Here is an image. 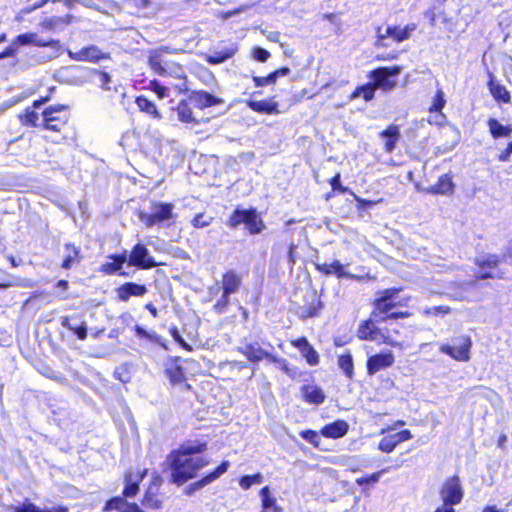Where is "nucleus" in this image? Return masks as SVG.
Segmentation results:
<instances>
[{"label":"nucleus","instance_id":"603ef678","mask_svg":"<svg viewBox=\"0 0 512 512\" xmlns=\"http://www.w3.org/2000/svg\"><path fill=\"white\" fill-rule=\"evenodd\" d=\"M263 482V476L260 472L243 475L239 478V485L243 490H248L252 485L261 484Z\"/></svg>","mask_w":512,"mask_h":512},{"label":"nucleus","instance_id":"c85d7f7f","mask_svg":"<svg viewBox=\"0 0 512 512\" xmlns=\"http://www.w3.org/2000/svg\"><path fill=\"white\" fill-rule=\"evenodd\" d=\"M488 76H489V79L487 81V87H488V90H489L490 94L492 95L493 99L497 103H504V104L510 103L511 94H510L509 90L503 84H501L499 81H496L495 77L493 76L492 73H489Z\"/></svg>","mask_w":512,"mask_h":512},{"label":"nucleus","instance_id":"0eeeda50","mask_svg":"<svg viewBox=\"0 0 512 512\" xmlns=\"http://www.w3.org/2000/svg\"><path fill=\"white\" fill-rule=\"evenodd\" d=\"M472 340L469 335L460 334L451 337L450 341L439 346V351L455 361L467 362L470 360Z\"/></svg>","mask_w":512,"mask_h":512},{"label":"nucleus","instance_id":"7c9ffc66","mask_svg":"<svg viewBox=\"0 0 512 512\" xmlns=\"http://www.w3.org/2000/svg\"><path fill=\"white\" fill-rule=\"evenodd\" d=\"M65 255L61 262V268L65 270L71 269L74 265L82 261L81 248L75 243L68 242L64 245Z\"/></svg>","mask_w":512,"mask_h":512},{"label":"nucleus","instance_id":"3c124183","mask_svg":"<svg viewBox=\"0 0 512 512\" xmlns=\"http://www.w3.org/2000/svg\"><path fill=\"white\" fill-rule=\"evenodd\" d=\"M142 505L150 510H157L162 507V500L158 497L157 493L151 490H146L141 500Z\"/></svg>","mask_w":512,"mask_h":512},{"label":"nucleus","instance_id":"49530a36","mask_svg":"<svg viewBox=\"0 0 512 512\" xmlns=\"http://www.w3.org/2000/svg\"><path fill=\"white\" fill-rule=\"evenodd\" d=\"M237 52L236 47H229L225 48L223 50L214 51L213 53L206 56V61L209 64H221L225 62L226 60L232 58Z\"/></svg>","mask_w":512,"mask_h":512},{"label":"nucleus","instance_id":"f257e3e1","mask_svg":"<svg viewBox=\"0 0 512 512\" xmlns=\"http://www.w3.org/2000/svg\"><path fill=\"white\" fill-rule=\"evenodd\" d=\"M208 448L206 441H188L172 450L167 461L170 468V482L180 486L195 478L199 471L208 466L209 460L205 457H194L204 453Z\"/></svg>","mask_w":512,"mask_h":512},{"label":"nucleus","instance_id":"2eb2a0df","mask_svg":"<svg viewBox=\"0 0 512 512\" xmlns=\"http://www.w3.org/2000/svg\"><path fill=\"white\" fill-rule=\"evenodd\" d=\"M229 467L230 462L228 460H222L219 465L216 466L212 471L206 473L198 480L186 486L184 489V494L187 496L193 495L195 491L200 490L219 479L228 471Z\"/></svg>","mask_w":512,"mask_h":512},{"label":"nucleus","instance_id":"4c0bfd02","mask_svg":"<svg viewBox=\"0 0 512 512\" xmlns=\"http://www.w3.org/2000/svg\"><path fill=\"white\" fill-rule=\"evenodd\" d=\"M246 229L252 235H256L262 232L265 228V224L257 209L254 207L249 208V214L247 215V221L245 223Z\"/></svg>","mask_w":512,"mask_h":512},{"label":"nucleus","instance_id":"6ab92c4d","mask_svg":"<svg viewBox=\"0 0 512 512\" xmlns=\"http://www.w3.org/2000/svg\"><path fill=\"white\" fill-rule=\"evenodd\" d=\"M395 362L394 354L385 351L373 354L367 358L366 369L369 376H373L381 370L391 367Z\"/></svg>","mask_w":512,"mask_h":512},{"label":"nucleus","instance_id":"f03ea898","mask_svg":"<svg viewBox=\"0 0 512 512\" xmlns=\"http://www.w3.org/2000/svg\"><path fill=\"white\" fill-rule=\"evenodd\" d=\"M403 290L402 286H393L377 291L371 302V317L378 322L410 318L413 315L409 308L412 297L401 296Z\"/></svg>","mask_w":512,"mask_h":512},{"label":"nucleus","instance_id":"8fccbe9b","mask_svg":"<svg viewBox=\"0 0 512 512\" xmlns=\"http://www.w3.org/2000/svg\"><path fill=\"white\" fill-rule=\"evenodd\" d=\"M177 116L179 121L183 123H197L193 116V111L186 100H181L177 105Z\"/></svg>","mask_w":512,"mask_h":512},{"label":"nucleus","instance_id":"20e7f679","mask_svg":"<svg viewBox=\"0 0 512 512\" xmlns=\"http://www.w3.org/2000/svg\"><path fill=\"white\" fill-rule=\"evenodd\" d=\"M29 45L38 48H49L56 56H59L63 51V43L59 39L42 38L35 32H27L14 37L11 44L0 52V59L15 57L21 46Z\"/></svg>","mask_w":512,"mask_h":512},{"label":"nucleus","instance_id":"338daca9","mask_svg":"<svg viewBox=\"0 0 512 512\" xmlns=\"http://www.w3.org/2000/svg\"><path fill=\"white\" fill-rule=\"evenodd\" d=\"M169 333L170 335L172 336V338L178 342L179 344H181L185 349L187 350H190L191 348L186 344V342L183 340V338L181 337V335L179 334V331L178 329L173 326L169 329Z\"/></svg>","mask_w":512,"mask_h":512},{"label":"nucleus","instance_id":"5701e85b","mask_svg":"<svg viewBox=\"0 0 512 512\" xmlns=\"http://www.w3.org/2000/svg\"><path fill=\"white\" fill-rule=\"evenodd\" d=\"M412 438L413 435L409 429H404L393 434H388L380 439L378 443V449L384 453H391L397 447V445Z\"/></svg>","mask_w":512,"mask_h":512},{"label":"nucleus","instance_id":"79ce46f5","mask_svg":"<svg viewBox=\"0 0 512 512\" xmlns=\"http://www.w3.org/2000/svg\"><path fill=\"white\" fill-rule=\"evenodd\" d=\"M445 104H446V100L444 98V93H443V91L441 89H438L436 91L434 97H433L432 104L428 108V111L430 113H435V112L439 113V117L441 118V121L440 122H436L439 125H442L445 122V120H446L445 114L442 113V110L445 107ZM428 122L430 124L434 123L430 119H428Z\"/></svg>","mask_w":512,"mask_h":512},{"label":"nucleus","instance_id":"a878e982","mask_svg":"<svg viewBox=\"0 0 512 512\" xmlns=\"http://www.w3.org/2000/svg\"><path fill=\"white\" fill-rule=\"evenodd\" d=\"M455 184L451 173L441 175L434 185L424 189L426 194L431 195H452L454 193Z\"/></svg>","mask_w":512,"mask_h":512},{"label":"nucleus","instance_id":"72a5a7b5","mask_svg":"<svg viewBox=\"0 0 512 512\" xmlns=\"http://www.w3.org/2000/svg\"><path fill=\"white\" fill-rule=\"evenodd\" d=\"M381 138H385L384 150L387 153H392L396 148L397 142L400 139V129L396 124H390L386 129L379 133Z\"/></svg>","mask_w":512,"mask_h":512},{"label":"nucleus","instance_id":"7ed1b4c3","mask_svg":"<svg viewBox=\"0 0 512 512\" xmlns=\"http://www.w3.org/2000/svg\"><path fill=\"white\" fill-rule=\"evenodd\" d=\"M193 360L180 356H170L163 364V375L170 385L172 401L183 404L195 394L193 386L189 383L188 365Z\"/></svg>","mask_w":512,"mask_h":512},{"label":"nucleus","instance_id":"69168bd1","mask_svg":"<svg viewBox=\"0 0 512 512\" xmlns=\"http://www.w3.org/2000/svg\"><path fill=\"white\" fill-rule=\"evenodd\" d=\"M291 345L302 352L303 350L307 349L311 344L309 343L308 339L305 336L299 337L295 340L291 341Z\"/></svg>","mask_w":512,"mask_h":512},{"label":"nucleus","instance_id":"473e14b6","mask_svg":"<svg viewBox=\"0 0 512 512\" xmlns=\"http://www.w3.org/2000/svg\"><path fill=\"white\" fill-rule=\"evenodd\" d=\"M70 24V16H52L44 18L38 26L41 32H56Z\"/></svg>","mask_w":512,"mask_h":512},{"label":"nucleus","instance_id":"dca6fc26","mask_svg":"<svg viewBox=\"0 0 512 512\" xmlns=\"http://www.w3.org/2000/svg\"><path fill=\"white\" fill-rule=\"evenodd\" d=\"M148 475V469L137 468L132 470L128 468L123 475L124 488L122 491L123 497H135L140 490V483L144 480V478Z\"/></svg>","mask_w":512,"mask_h":512},{"label":"nucleus","instance_id":"9d476101","mask_svg":"<svg viewBox=\"0 0 512 512\" xmlns=\"http://www.w3.org/2000/svg\"><path fill=\"white\" fill-rule=\"evenodd\" d=\"M174 205L170 202H152L151 212H140L139 219L147 227L160 226L166 221L174 218Z\"/></svg>","mask_w":512,"mask_h":512},{"label":"nucleus","instance_id":"c9c22d12","mask_svg":"<svg viewBox=\"0 0 512 512\" xmlns=\"http://www.w3.org/2000/svg\"><path fill=\"white\" fill-rule=\"evenodd\" d=\"M134 335L140 341H146L158 346H165L161 335L154 330H146L141 325H135L132 328Z\"/></svg>","mask_w":512,"mask_h":512},{"label":"nucleus","instance_id":"0e129e2a","mask_svg":"<svg viewBox=\"0 0 512 512\" xmlns=\"http://www.w3.org/2000/svg\"><path fill=\"white\" fill-rule=\"evenodd\" d=\"M352 196L355 199V201L357 202V208L358 209H368V208H371L375 204H377L378 202L381 201V200L373 201V200H369V199H363V198L357 196L355 193Z\"/></svg>","mask_w":512,"mask_h":512},{"label":"nucleus","instance_id":"4d7b16f0","mask_svg":"<svg viewBox=\"0 0 512 512\" xmlns=\"http://www.w3.org/2000/svg\"><path fill=\"white\" fill-rule=\"evenodd\" d=\"M299 435L301 436V438L306 440L308 443L313 445L315 448H319L321 439H320L319 433L317 431L312 430V429H306V430L300 431Z\"/></svg>","mask_w":512,"mask_h":512},{"label":"nucleus","instance_id":"a19ab883","mask_svg":"<svg viewBox=\"0 0 512 512\" xmlns=\"http://www.w3.org/2000/svg\"><path fill=\"white\" fill-rule=\"evenodd\" d=\"M323 302L318 297H314L310 303H306L299 312L300 319H308L319 316L323 309Z\"/></svg>","mask_w":512,"mask_h":512},{"label":"nucleus","instance_id":"de8ad7c7","mask_svg":"<svg viewBox=\"0 0 512 512\" xmlns=\"http://www.w3.org/2000/svg\"><path fill=\"white\" fill-rule=\"evenodd\" d=\"M14 512H68V508L66 506H58L48 510L41 509L33 502L26 500L20 506L16 507Z\"/></svg>","mask_w":512,"mask_h":512},{"label":"nucleus","instance_id":"2f4dec72","mask_svg":"<svg viewBox=\"0 0 512 512\" xmlns=\"http://www.w3.org/2000/svg\"><path fill=\"white\" fill-rule=\"evenodd\" d=\"M247 106L256 113L259 114H279L280 111L278 109V103L274 100V97L266 100H248L246 102Z\"/></svg>","mask_w":512,"mask_h":512},{"label":"nucleus","instance_id":"680f3d73","mask_svg":"<svg viewBox=\"0 0 512 512\" xmlns=\"http://www.w3.org/2000/svg\"><path fill=\"white\" fill-rule=\"evenodd\" d=\"M251 53L253 58L258 62H266L271 56L268 50L258 46L253 47Z\"/></svg>","mask_w":512,"mask_h":512},{"label":"nucleus","instance_id":"5fc2aeb1","mask_svg":"<svg viewBox=\"0 0 512 512\" xmlns=\"http://www.w3.org/2000/svg\"><path fill=\"white\" fill-rule=\"evenodd\" d=\"M125 498L126 497L123 496H115L108 499L103 507V511L108 512L112 510H118L121 512V510H123L124 506L126 505Z\"/></svg>","mask_w":512,"mask_h":512},{"label":"nucleus","instance_id":"4468645a","mask_svg":"<svg viewBox=\"0 0 512 512\" xmlns=\"http://www.w3.org/2000/svg\"><path fill=\"white\" fill-rule=\"evenodd\" d=\"M127 263L142 270H148L158 265L155 259L150 255L148 248L142 244H135L129 255L127 254Z\"/></svg>","mask_w":512,"mask_h":512},{"label":"nucleus","instance_id":"bb28decb","mask_svg":"<svg viewBox=\"0 0 512 512\" xmlns=\"http://www.w3.org/2000/svg\"><path fill=\"white\" fill-rule=\"evenodd\" d=\"M301 398L305 403L321 405L326 399L325 392L318 385L305 384L300 388Z\"/></svg>","mask_w":512,"mask_h":512},{"label":"nucleus","instance_id":"774afa93","mask_svg":"<svg viewBox=\"0 0 512 512\" xmlns=\"http://www.w3.org/2000/svg\"><path fill=\"white\" fill-rule=\"evenodd\" d=\"M121 512H143L140 506L136 503H127L124 506V509Z\"/></svg>","mask_w":512,"mask_h":512},{"label":"nucleus","instance_id":"58836bf2","mask_svg":"<svg viewBox=\"0 0 512 512\" xmlns=\"http://www.w3.org/2000/svg\"><path fill=\"white\" fill-rule=\"evenodd\" d=\"M328 182H329V184L331 186V191L324 195V199L326 201L330 200L331 198H333L337 194L349 193L350 195H354V192L350 188H348L347 186H343L342 185V183H341V173L340 172H336L329 179Z\"/></svg>","mask_w":512,"mask_h":512},{"label":"nucleus","instance_id":"a211bd4d","mask_svg":"<svg viewBox=\"0 0 512 512\" xmlns=\"http://www.w3.org/2000/svg\"><path fill=\"white\" fill-rule=\"evenodd\" d=\"M68 56L74 61L92 63L110 58L109 53L101 51L96 45L85 46L76 52L68 50Z\"/></svg>","mask_w":512,"mask_h":512},{"label":"nucleus","instance_id":"ddd939ff","mask_svg":"<svg viewBox=\"0 0 512 512\" xmlns=\"http://www.w3.org/2000/svg\"><path fill=\"white\" fill-rule=\"evenodd\" d=\"M239 351L242 355H244L247 358L248 361L252 363H258L262 360H268L269 362L272 363L281 362L283 364V370L287 371L286 361L284 359H279L275 355L263 349L258 342L247 343Z\"/></svg>","mask_w":512,"mask_h":512},{"label":"nucleus","instance_id":"c756f323","mask_svg":"<svg viewBox=\"0 0 512 512\" xmlns=\"http://www.w3.org/2000/svg\"><path fill=\"white\" fill-rule=\"evenodd\" d=\"M348 430L349 424L343 419H338L336 421L325 424L320 429V434L326 438L338 439L344 437Z\"/></svg>","mask_w":512,"mask_h":512},{"label":"nucleus","instance_id":"9b49d317","mask_svg":"<svg viewBox=\"0 0 512 512\" xmlns=\"http://www.w3.org/2000/svg\"><path fill=\"white\" fill-rule=\"evenodd\" d=\"M377 320L370 316V318L361 321L357 328V338L362 341H375L381 338L384 344L392 347L398 346V342L393 340L390 336H384L380 328L376 325Z\"/></svg>","mask_w":512,"mask_h":512},{"label":"nucleus","instance_id":"864d4df0","mask_svg":"<svg viewBox=\"0 0 512 512\" xmlns=\"http://www.w3.org/2000/svg\"><path fill=\"white\" fill-rule=\"evenodd\" d=\"M145 89L153 91L158 99H164L169 95V89L156 79L150 80Z\"/></svg>","mask_w":512,"mask_h":512},{"label":"nucleus","instance_id":"c03bdc74","mask_svg":"<svg viewBox=\"0 0 512 512\" xmlns=\"http://www.w3.org/2000/svg\"><path fill=\"white\" fill-rule=\"evenodd\" d=\"M337 364L348 379H353L355 374L354 361L349 350L345 351L337 357Z\"/></svg>","mask_w":512,"mask_h":512},{"label":"nucleus","instance_id":"cd10ccee","mask_svg":"<svg viewBox=\"0 0 512 512\" xmlns=\"http://www.w3.org/2000/svg\"><path fill=\"white\" fill-rule=\"evenodd\" d=\"M189 100L194 104L198 109H205L212 106L219 105L222 100L215 95L203 91V90H194L189 94Z\"/></svg>","mask_w":512,"mask_h":512},{"label":"nucleus","instance_id":"f704fd0d","mask_svg":"<svg viewBox=\"0 0 512 512\" xmlns=\"http://www.w3.org/2000/svg\"><path fill=\"white\" fill-rule=\"evenodd\" d=\"M135 103L142 113H145L152 119L160 120L162 118V114L158 110L156 104L148 99L144 95H138L135 97Z\"/></svg>","mask_w":512,"mask_h":512},{"label":"nucleus","instance_id":"37998d69","mask_svg":"<svg viewBox=\"0 0 512 512\" xmlns=\"http://www.w3.org/2000/svg\"><path fill=\"white\" fill-rule=\"evenodd\" d=\"M32 106L26 107L19 115L18 120L22 126L35 128L40 126L39 115Z\"/></svg>","mask_w":512,"mask_h":512},{"label":"nucleus","instance_id":"ea45409f","mask_svg":"<svg viewBox=\"0 0 512 512\" xmlns=\"http://www.w3.org/2000/svg\"><path fill=\"white\" fill-rule=\"evenodd\" d=\"M487 126L489 133L494 139L511 137L512 135V126L510 124L503 125L495 118H489L487 120Z\"/></svg>","mask_w":512,"mask_h":512},{"label":"nucleus","instance_id":"bf43d9fd","mask_svg":"<svg viewBox=\"0 0 512 512\" xmlns=\"http://www.w3.org/2000/svg\"><path fill=\"white\" fill-rule=\"evenodd\" d=\"M301 355L306 359L307 363L311 366H315L319 363V354L311 345L307 349L301 352Z\"/></svg>","mask_w":512,"mask_h":512},{"label":"nucleus","instance_id":"6e6d98bb","mask_svg":"<svg viewBox=\"0 0 512 512\" xmlns=\"http://www.w3.org/2000/svg\"><path fill=\"white\" fill-rule=\"evenodd\" d=\"M213 222V217L206 216L204 212H200L195 214V216L191 220V225L194 228H204L209 226Z\"/></svg>","mask_w":512,"mask_h":512},{"label":"nucleus","instance_id":"423d86ee","mask_svg":"<svg viewBox=\"0 0 512 512\" xmlns=\"http://www.w3.org/2000/svg\"><path fill=\"white\" fill-rule=\"evenodd\" d=\"M242 286V277L235 270H226L221 277V297L213 305L214 312L224 313L230 305V295L237 293Z\"/></svg>","mask_w":512,"mask_h":512},{"label":"nucleus","instance_id":"09e8293b","mask_svg":"<svg viewBox=\"0 0 512 512\" xmlns=\"http://www.w3.org/2000/svg\"><path fill=\"white\" fill-rule=\"evenodd\" d=\"M249 214L248 209L236 208L227 220V225L231 229H236L241 224H245L247 221V215Z\"/></svg>","mask_w":512,"mask_h":512},{"label":"nucleus","instance_id":"393cba45","mask_svg":"<svg viewBox=\"0 0 512 512\" xmlns=\"http://www.w3.org/2000/svg\"><path fill=\"white\" fill-rule=\"evenodd\" d=\"M315 269L324 276H335L339 279L348 278L354 279L355 275L350 274L345 271V265H343L339 260H334L331 263H315Z\"/></svg>","mask_w":512,"mask_h":512},{"label":"nucleus","instance_id":"052dcab7","mask_svg":"<svg viewBox=\"0 0 512 512\" xmlns=\"http://www.w3.org/2000/svg\"><path fill=\"white\" fill-rule=\"evenodd\" d=\"M380 475H381V472H374L370 475H366V476H363V477H359L355 480V483L358 485V486H365V485H368V484H375L379 481L380 479Z\"/></svg>","mask_w":512,"mask_h":512},{"label":"nucleus","instance_id":"1a4fd4ad","mask_svg":"<svg viewBox=\"0 0 512 512\" xmlns=\"http://www.w3.org/2000/svg\"><path fill=\"white\" fill-rule=\"evenodd\" d=\"M401 71L402 67L399 65L379 66L371 70L367 77L371 79L376 89L388 92L397 86L396 77L401 73Z\"/></svg>","mask_w":512,"mask_h":512},{"label":"nucleus","instance_id":"412c9836","mask_svg":"<svg viewBox=\"0 0 512 512\" xmlns=\"http://www.w3.org/2000/svg\"><path fill=\"white\" fill-rule=\"evenodd\" d=\"M108 261L102 263L98 272L102 275H114L119 273L121 276H126L125 272H120L123 268V265L127 262V250H123L118 254H110L107 256Z\"/></svg>","mask_w":512,"mask_h":512},{"label":"nucleus","instance_id":"4be33fe9","mask_svg":"<svg viewBox=\"0 0 512 512\" xmlns=\"http://www.w3.org/2000/svg\"><path fill=\"white\" fill-rule=\"evenodd\" d=\"M417 25L415 23H409L405 27L399 26H388L385 33L381 34V27L377 28V42H382L386 38H392L396 42H403L409 39L411 33L415 31Z\"/></svg>","mask_w":512,"mask_h":512},{"label":"nucleus","instance_id":"f3484780","mask_svg":"<svg viewBox=\"0 0 512 512\" xmlns=\"http://www.w3.org/2000/svg\"><path fill=\"white\" fill-rule=\"evenodd\" d=\"M163 51H165L164 48L151 51L148 56V64L154 73L165 77L169 75L171 71L180 69L181 67L178 63L165 59L162 54Z\"/></svg>","mask_w":512,"mask_h":512},{"label":"nucleus","instance_id":"f8f14e48","mask_svg":"<svg viewBox=\"0 0 512 512\" xmlns=\"http://www.w3.org/2000/svg\"><path fill=\"white\" fill-rule=\"evenodd\" d=\"M439 494L445 505L454 506L460 504L464 497V491L459 476L453 475L445 479Z\"/></svg>","mask_w":512,"mask_h":512},{"label":"nucleus","instance_id":"39448f33","mask_svg":"<svg viewBox=\"0 0 512 512\" xmlns=\"http://www.w3.org/2000/svg\"><path fill=\"white\" fill-rule=\"evenodd\" d=\"M40 126L44 130L61 133L71 119L70 106L67 104H53L42 111Z\"/></svg>","mask_w":512,"mask_h":512},{"label":"nucleus","instance_id":"6e6552de","mask_svg":"<svg viewBox=\"0 0 512 512\" xmlns=\"http://www.w3.org/2000/svg\"><path fill=\"white\" fill-rule=\"evenodd\" d=\"M503 259V255L497 254H487L481 258H476L474 264L478 270L474 275V281L504 278V272L499 268Z\"/></svg>","mask_w":512,"mask_h":512},{"label":"nucleus","instance_id":"b1692460","mask_svg":"<svg viewBox=\"0 0 512 512\" xmlns=\"http://www.w3.org/2000/svg\"><path fill=\"white\" fill-rule=\"evenodd\" d=\"M148 292L145 284L125 282L115 289L116 298L121 302H127L131 297H142Z\"/></svg>","mask_w":512,"mask_h":512},{"label":"nucleus","instance_id":"aec40b11","mask_svg":"<svg viewBox=\"0 0 512 512\" xmlns=\"http://www.w3.org/2000/svg\"><path fill=\"white\" fill-rule=\"evenodd\" d=\"M60 324L62 327L75 334L79 340H85L88 336V326L82 314L62 316Z\"/></svg>","mask_w":512,"mask_h":512},{"label":"nucleus","instance_id":"e2e57ef3","mask_svg":"<svg viewBox=\"0 0 512 512\" xmlns=\"http://www.w3.org/2000/svg\"><path fill=\"white\" fill-rule=\"evenodd\" d=\"M450 311H451V309L448 306H433V307L425 309L424 314L427 316L439 315V314L445 315V314L450 313Z\"/></svg>","mask_w":512,"mask_h":512},{"label":"nucleus","instance_id":"13d9d810","mask_svg":"<svg viewBox=\"0 0 512 512\" xmlns=\"http://www.w3.org/2000/svg\"><path fill=\"white\" fill-rule=\"evenodd\" d=\"M277 72H271L267 76H253L252 81L256 87H263L276 82Z\"/></svg>","mask_w":512,"mask_h":512},{"label":"nucleus","instance_id":"a18cd8bd","mask_svg":"<svg viewBox=\"0 0 512 512\" xmlns=\"http://www.w3.org/2000/svg\"><path fill=\"white\" fill-rule=\"evenodd\" d=\"M376 88L373 85L372 81L367 82L363 85L357 86L354 91L350 94V99H355L361 97L364 101L369 102L375 97Z\"/></svg>","mask_w":512,"mask_h":512},{"label":"nucleus","instance_id":"e433bc0d","mask_svg":"<svg viewBox=\"0 0 512 512\" xmlns=\"http://www.w3.org/2000/svg\"><path fill=\"white\" fill-rule=\"evenodd\" d=\"M259 495L263 512H283V508L277 504V500L271 495L268 486L262 487L259 491Z\"/></svg>","mask_w":512,"mask_h":512}]
</instances>
